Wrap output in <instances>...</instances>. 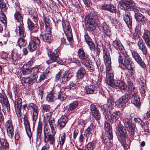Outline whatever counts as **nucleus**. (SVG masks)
<instances>
[{
  "mask_svg": "<svg viewBox=\"0 0 150 150\" xmlns=\"http://www.w3.org/2000/svg\"><path fill=\"white\" fill-rule=\"evenodd\" d=\"M22 101L21 99L19 98H18L14 103L15 108L21 107Z\"/></svg>",
  "mask_w": 150,
  "mask_h": 150,
  "instance_id": "obj_54",
  "label": "nucleus"
},
{
  "mask_svg": "<svg viewBox=\"0 0 150 150\" xmlns=\"http://www.w3.org/2000/svg\"><path fill=\"white\" fill-rule=\"evenodd\" d=\"M135 6V3L132 0H122L118 4L119 7L122 10H128L135 12L138 10Z\"/></svg>",
  "mask_w": 150,
  "mask_h": 150,
  "instance_id": "obj_6",
  "label": "nucleus"
},
{
  "mask_svg": "<svg viewBox=\"0 0 150 150\" xmlns=\"http://www.w3.org/2000/svg\"><path fill=\"white\" fill-rule=\"evenodd\" d=\"M88 139L87 136L85 134H81L79 138V141L81 144H82L85 141L87 142Z\"/></svg>",
  "mask_w": 150,
  "mask_h": 150,
  "instance_id": "obj_45",
  "label": "nucleus"
},
{
  "mask_svg": "<svg viewBox=\"0 0 150 150\" xmlns=\"http://www.w3.org/2000/svg\"><path fill=\"white\" fill-rule=\"evenodd\" d=\"M142 85L140 88V93L142 94H144L146 91V88L145 83H144V82H142Z\"/></svg>",
  "mask_w": 150,
  "mask_h": 150,
  "instance_id": "obj_59",
  "label": "nucleus"
},
{
  "mask_svg": "<svg viewBox=\"0 0 150 150\" xmlns=\"http://www.w3.org/2000/svg\"><path fill=\"white\" fill-rule=\"evenodd\" d=\"M62 25L64 32L68 41L72 42L73 41V36L69 22L67 21H63L62 22Z\"/></svg>",
  "mask_w": 150,
  "mask_h": 150,
  "instance_id": "obj_8",
  "label": "nucleus"
},
{
  "mask_svg": "<svg viewBox=\"0 0 150 150\" xmlns=\"http://www.w3.org/2000/svg\"><path fill=\"white\" fill-rule=\"evenodd\" d=\"M28 106L29 107L30 112V115L33 122H36L37 120L39 112L38 107L36 105L33 103H30L28 104Z\"/></svg>",
  "mask_w": 150,
  "mask_h": 150,
  "instance_id": "obj_11",
  "label": "nucleus"
},
{
  "mask_svg": "<svg viewBox=\"0 0 150 150\" xmlns=\"http://www.w3.org/2000/svg\"><path fill=\"white\" fill-rule=\"evenodd\" d=\"M21 107L15 108L16 114L18 117H20L21 115Z\"/></svg>",
  "mask_w": 150,
  "mask_h": 150,
  "instance_id": "obj_64",
  "label": "nucleus"
},
{
  "mask_svg": "<svg viewBox=\"0 0 150 150\" xmlns=\"http://www.w3.org/2000/svg\"><path fill=\"white\" fill-rule=\"evenodd\" d=\"M31 68L27 67V65H24L22 69V73L23 74L27 75L30 74L31 72Z\"/></svg>",
  "mask_w": 150,
  "mask_h": 150,
  "instance_id": "obj_40",
  "label": "nucleus"
},
{
  "mask_svg": "<svg viewBox=\"0 0 150 150\" xmlns=\"http://www.w3.org/2000/svg\"><path fill=\"white\" fill-rule=\"evenodd\" d=\"M130 98L128 94H125L119 98L115 102V106L117 108H121L125 106Z\"/></svg>",
  "mask_w": 150,
  "mask_h": 150,
  "instance_id": "obj_10",
  "label": "nucleus"
},
{
  "mask_svg": "<svg viewBox=\"0 0 150 150\" xmlns=\"http://www.w3.org/2000/svg\"><path fill=\"white\" fill-rule=\"evenodd\" d=\"M66 88V86H64L61 89L59 93L57 95V98L59 99L62 101L65 100L67 97L66 95H65L66 91L64 89Z\"/></svg>",
  "mask_w": 150,
  "mask_h": 150,
  "instance_id": "obj_28",
  "label": "nucleus"
},
{
  "mask_svg": "<svg viewBox=\"0 0 150 150\" xmlns=\"http://www.w3.org/2000/svg\"><path fill=\"white\" fill-rule=\"evenodd\" d=\"M78 56L80 59V61L82 64H87V61L89 60L88 55L85 54L83 50L81 49L79 50Z\"/></svg>",
  "mask_w": 150,
  "mask_h": 150,
  "instance_id": "obj_17",
  "label": "nucleus"
},
{
  "mask_svg": "<svg viewBox=\"0 0 150 150\" xmlns=\"http://www.w3.org/2000/svg\"><path fill=\"white\" fill-rule=\"evenodd\" d=\"M134 16L136 20L140 23H143L145 22L146 19L145 17L139 13H135Z\"/></svg>",
  "mask_w": 150,
  "mask_h": 150,
  "instance_id": "obj_30",
  "label": "nucleus"
},
{
  "mask_svg": "<svg viewBox=\"0 0 150 150\" xmlns=\"http://www.w3.org/2000/svg\"><path fill=\"white\" fill-rule=\"evenodd\" d=\"M77 127L81 129H83L85 126V124L82 120H79L78 121Z\"/></svg>",
  "mask_w": 150,
  "mask_h": 150,
  "instance_id": "obj_60",
  "label": "nucleus"
},
{
  "mask_svg": "<svg viewBox=\"0 0 150 150\" xmlns=\"http://www.w3.org/2000/svg\"><path fill=\"white\" fill-rule=\"evenodd\" d=\"M18 43L19 46L21 48L24 47L26 44V41L24 38H20L18 41Z\"/></svg>",
  "mask_w": 150,
  "mask_h": 150,
  "instance_id": "obj_47",
  "label": "nucleus"
},
{
  "mask_svg": "<svg viewBox=\"0 0 150 150\" xmlns=\"http://www.w3.org/2000/svg\"><path fill=\"white\" fill-rule=\"evenodd\" d=\"M132 59L129 56L124 58L121 55L118 57V62L120 67L124 70H127L130 75L133 76L134 73V65L130 64Z\"/></svg>",
  "mask_w": 150,
  "mask_h": 150,
  "instance_id": "obj_1",
  "label": "nucleus"
},
{
  "mask_svg": "<svg viewBox=\"0 0 150 150\" xmlns=\"http://www.w3.org/2000/svg\"><path fill=\"white\" fill-rule=\"evenodd\" d=\"M64 61L67 64H69L71 63H77L78 61L74 57L68 58L67 59H64Z\"/></svg>",
  "mask_w": 150,
  "mask_h": 150,
  "instance_id": "obj_51",
  "label": "nucleus"
},
{
  "mask_svg": "<svg viewBox=\"0 0 150 150\" xmlns=\"http://www.w3.org/2000/svg\"><path fill=\"white\" fill-rule=\"evenodd\" d=\"M66 135L65 133L64 132L63 133L60 134L59 139V142L60 146L62 147L65 140Z\"/></svg>",
  "mask_w": 150,
  "mask_h": 150,
  "instance_id": "obj_42",
  "label": "nucleus"
},
{
  "mask_svg": "<svg viewBox=\"0 0 150 150\" xmlns=\"http://www.w3.org/2000/svg\"><path fill=\"white\" fill-rule=\"evenodd\" d=\"M114 87H116L121 91H125L127 88V85L123 81L120 80H116L114 81Z\"/></svg>",
  "mask_w": 150,
  "mask_h": 150,
  "instance_id": "obj_22",
  "label": "nucleus"
},
{
  "mask_svg": "<svg viewBox=\"0 0 150 150\" xmlns=\"http://www.w3.org/2000/svg\"><path fill=\"white\" fill-rule=\"evenodd\" d=\"M15 17L16 19L18 22L17 24L18 25H20V23L23 25V22H22V17L21 14L18 12H16L15 14Z\"/></svg>",
  "mask_w": 150,
  "mask_h": 150,
  "instance_id": "obj_46",
  "label": "nucleus"
},
{
  "mask_svg": "<svg viewBox=\"0 0 150 150\" xmlns=\"http://www.w3.org/2000/svg\"><path fill=\"white\" fill-rule=\"evenodd\" d=\"M98 16L95 13H91L86 16L85 21L88 30L91 31L95 29L98 25Z\"/></svg>",
  "mask_w": 150,
  "mask_h": 150,
  "instance_id": "obj_3",
  "label": "nucleus"
},
{
  "mask_svg": "<svg viewBox=\"0 0 150 150\" xmlns=\"http://www.w3.org/2000/svg\"><path fill=\"white\" fill-rule=\"evenodd\" d=\"M84 38L86 42L89 46H92L93 45L92 40L89 35L87 34L85 35Z\"/></svg>",
  "mask_w": 150,
  "mask_h": 150,
  "instance_id": "obj_49",
  "label": "nucleus"
},
{
  "mask_svg": "<svg viewBox=\"0 0 150 150\" xmlns=\"http://www.w3.org/2000/svg\"><path fill=\"white\" fill-rule=\"evenodd\" d=\"M121 115L120 112L119 110L113 112L110 116V120L111 122L113 123L117 121Z\"/></svg>",
  "mask_w": 150,
  "mask_h": 150,
  "instance_id": "obj_23",
  "label": "nucleus"
},
{
  "mask_svg": "<svg viewBox=\"0 0 150 150\" xmlns=\"http://www.w3.org/2000/svg\"><path fill=\"white\" fill-rule=\"evenodd\" d=\"M78 103L77 101L72 102L69 105V109L71 112H73L75 109L78 106Z\"/></svg>",
  "mask_w": 150,
  "mask_h": 150,
  "instance_id": "obj_43",
  "label": "nucleus"
},
{
  "mask_svg": "<svg viewBox=\"0 0 150 150\" xmlns=\"http://www.w3.org/2000/svg\"><path fill=\"white\" fill-rule=\"evenodd\" d=\"M42 111L43 112H49L50 107L49 105L47 104L42 105H41Z\"/></svg>",
  "mask_w": 150,
  "mask_h": 150,
  "instance_id": "obj_55",
  "label": "nucleus"
},
{
  "mask_svg": "<svg viewBox=\"0 0 150 150\" xmlns=\"http://www.w3.org/2000/svg\"><path fill=\"white\" fill-rule=\"evenodd\" d=\"M40 43V40L39 38L36 37H34L30 42L28 48L30 52L34 51L36 49L37 46Z\"/></svg>",
  "mask_w": 150,
  "mask_h": 150,
  "instance_id": "obj_14",
  "label": "nucleus"
},
{
  "mask_svg": "<svg viewBox=\"0 0 150 150\" xmlns=\"http://www.w3.org/2000/svg\"><path fill=\"white\" fill-rule=\"evenodd\" d=\"M0 102L2 104H7L9 102L8 98L4 93H0Z\"/></svg>",
  "mask_w": 150,
  "mask_h": 150,
  "instance_id": "obj_39",
  "label": "nucleus"
},
{
  "mask_svg": "<svg viewBox=\"0 0 150 150\" xmlns=\"http://www.w3.org/2000/svg\"><path fill=\"white\" fill-rule=\"evenodd\" d=\"M103 31L104 33L107 36H109L110 35V31L107 25L105 23H103Z\"/></svg>",
  "mask_w": 150,
  "mask_h": 150,
  "instance_id": "obj_41",
  "label": "nucleus"
},
{
  "mask_svg": "<svg viewBox=\"0 0 150 150\" xmlns=\"http://www.w3.org/2000/svg\"><path fill=\"white\" fill-rule=\"evenodd\" d=\"M9 144L6 140L4 139H0V150L8 148Z\"/></svg>",
  "mask_w": 150,
  "mask_h": 150,
  "instance_id": "obj_33",
  "label": "nucleus"
},
{
  "mask_svg": "<svg viewBox=\"0 0 150 150\" xmlns=\"http://www.w3.org/2000/svg\"><path fill=\"white\" fill-rule=\"evenodd\" d=\"M44 141L46 143L49 142V145H53L55 142L54 136L50 134L45 132L44 130Z\"/></svg>",
  "mask_w": 150,
  "mask_h": 150,
  "instance_id": "obj_19",
  "label": "nucleus"
},
{
  "mask_svg": "<svg viewBox=\"0 0 150 150\" xmlns=\"http://www.w3.org/2000/svg\"><path fill=\"white\" fill-rule=\"evenodd\" d=\"M18 57L17 53L12 52L11 54V60L12 61H16L18 59Z\"/></svg>",
  "mask_w": 150,
  "mask_h": 150,
  "instance_id": "obj_62",
  "label": "nucleus"
},
{
  "mask_svg": "<svg viewBox=\"0 0 150 150\" xmlns=\"http://www.w3.org/2000/svg\"><path fill=\"white\" fill-rule=\"evenodd\" d=\"M5 127L6 129L8 135L12 138L14 134V129L11 121L8 120L5 124Z\"/></svg>",
  "mask_w": 150,
  "mask_h": 150,
  "instance_id": "obj_15",
  "label": "nucleus"
},
{
  "mask_svg": "<svg viewBox=\"0 0 150 150\" xmlns=\"http://www.w3.org/2000/svg\"><path fill=\"white\" fill-rule=\"evenodd\" d=\"M57 94L54 91H51L46 96V99L49 102H52L57 99Z\"/></svg>",
  "mask_w": 150,
  "mask_h": 150,
  "instance_id": "obj_27",
  "label": "nucleus"
},
{
  "mask_svg": "<svg viewBox=\"0 0 150 150\" xmlns=\"http://www.w3.org/2000/svg\"><path fill=\"white\" fill-rule=\"evenodd\" d=\"M61 73L59 72L56 75V78L57 82L65 83L69 80L74 75V74L70 71H65L61 77H60Z\"/></svg>",
  "mask_w": 150,
  "mask_h": 150,
  "instance_id": "obj_9",
  "label": "nucleus"
},
{
  "mask_svg": "<svg viewBox=\"0 0 150 150\" xmlns=\"http://www.w3.org/2000/svg\"><path fill=\"white\" fill-rule=\"evenodd\" d=\"M123 121L125 128L127 131L132 135H134L136 132L135 127L132 124V117L129 114L125 115L123 119Z\"/></svg>",
  "mask_w": 150,
  "mask_h": 150,
  "instance_id": "obj_7",
  "label": "nucleus"
},
{
  "mask_svg": "<svg viewBox=\"0 0 150 150\" xmlns=\"http://www.w3.org/2000/svg\"><path fill=\"white\" fill-rule=\"evenodd\" d=\"M109 107L107 104L101 105L100 107L102 110L104 112H103V113L105 114H107L108 111L109 110L108 108Z\"/></svg>",
  "mask_w": 150,
  "mask_h": 150,
  "instance_id": "obj_57",
  "label": "nucleus"
},
{
  "mask_svg": "<svg viewBox=\"0 0 150 150\" xmlns=\"http://www.w3.org/2000/svg\"><path fill=\"white\" fill-rule=\"evenodd\" d=\"M139 65L143 69H145L146 67V65L145 64L144 62L141 59V60H139V61L137 62Z\"/></svg>",
  "mask_w": 150,
  "mask_h": 150,
  "instance_id": "obj_63",
  "label": "nucleus"
},
{
  "mask_svg": "<svg viewBox=\"0 0 150 150\" xmlns=\"http://www.w3.org/2000/svg\"><path fill=\"white\" fill-rule=\"evenodd\" d=\"M59 54V51L58 49L55 50L53 52L49 51L48 52V54L50 59L46 61V63L49 64L55 62V60L58 59Z\"/></svg>",
  "mask_w": 150,
  "mask_h": 150,
  "instance_id": "obj_12",
  "label": "nucleus"
},
{
  "mask_svg": "<svg viewBox=\"0 0 150 150\" xmlns=\"http://www.w3.org/2000/svg\"><path fill=\"white\" fill-rule=\"evenodd\" d=\"M27 23L29 28L31 32H36L38 31V26L34 25L30 19H28Z\"/></svg>",
  "mask_w": 150,
  "mask_h": 150,
  "instance_id": "obj_29",
  "label": "nucleus"
},
{
  "mask_svg": "<svg viewBox=\"0 0 150 150\" xmlns=\"http://www.w3.org/2000/svg\"><path fill=\"white\" fill-rule=\"evenodd\" d=\"M24 125L26 133L28 137L30 138L32 136V132L29 123L28 121H25L24 122Z\"/></svg>",
  "mask_w": 150,
  "mask_h": 150,
  "instance_id": "obj_37",
  "label": "nucleus"
},
{
  "mask_svg": "<svg viewBox=\"0 0 150 150\" xmlns=\"http://www.w3.org/2000/svg\"><path fill=\"white\" fill-rule=\"evenodd\" d=\"M112 137L110 134H105V136L103 137V142L105 143L107 146H110L111 144V140L113 137V134H112Z\"/></svg>",
  "mask_w": 150,
  "mask_h": 150,
  "instance_id": "obj_24",
  "label": "nucleus"
},
{
  "mask_svg": "<svg viewBox=\"0 0 150 150\" xmlns=\"http://www.w3.org/2000/svg\"><path fill=\"white\" fill-rule=\"evenodd\" d=\"M28 12L30 16L36 22L37 20L38 15L37 13L33 9L30 8L28 9Z\"/></svg>",
  "mask_w": 150,
  "mask_h": 150,
  "instance_id": "obj_34",
  "label": "nucleus"
},
{
  "mask_svg": "<svg viewBox=\"0 0 150 150\" xmlns=\"http://www.w3.org/2000/svg\"><path fill=\"white\" fill-rule=\"evenodd\" d=\"M117 131V137L122 146L125 149H128L129 146L126 141L127 136L125 128L122 125L120 124L118 126Z\"/></svg>",
  "mask_w": 150,
  "mask_h": 150,
  "instance_id": "obj_4",
  "label": "nucleus"
},
{
  "mask_svg": "<svg viewBox=\"0 0 150 150\" xmlns=\"http://www.w3.org/2000/svg\"><path fill=\"white\" fill-rule=\"evenodd\" d=\"M68 121L67 116H62L58 120L57 127L59 129H62L65 126Z\"/></svg>",
  "mask_w": 150,
  "mask_h": 150,
  "instance_id": "obj_21",
  "label": "nucleus"
},
{
  "mask_svg": "<svg viewBox=\"0 0 150 150\" xmlns=\"http://www.w3.org/2000/svg\"><path fill=\"white\" fill-rule=\"evenodd\" d=\"M123 19L127 26L129 28L132 27V20L131 17L129 12L125 11V14L123 15Z\"/></svg>",
  "mask_w": 150,
  "mask_h": 150,
  "instance_id": "obj_20",
  "label": "nucleus"
},
{
  "mask_svg": "<svg viewBox=\"0 0 150 150\" xmlns=\"http://www.w3.org/2000/svg\"><path fill=\"white\" fill-rule=\"evenodd\" d=\"M107 78V79L106 82L107 84L110 86L114 87L115 81H114V78Z\"/></svg>",
  "mask_w": 150,
  "mask_h": 150,
  "instance_id": "obj_58",
  "label": "nucleus"
},
{
  "mask_svg": "<svg viewBox=\"0 0 150 150\" xmlns=\"http://www.w3.org/2000/svg\"><path fill=\"white\" fill-rule=\"evenodd\" d=\"M143 38L148 47L150 48V32L148 30H145Z\"/></svg>",
  "mask_w": 150,
  "mask_h": 150,
  "instance_id": "obj_26",
  "label": "nucleus"
},
{
  "mask_svg": "<svg viewBox=\"0 0 150 150\" xmlns=\"http://www.w3.org/2000/svg\"><path fill=\"white\" fill-rule=\"evenodd\" d=\"M108 11L113 13H115L116 11V8L113 4H108Z\"/></svg>",
  "mask_w": 150,
  "mask_h": 150,
  "instance_id": "obj_56",
  "label": "nucleus"
},
{
  "mask_svg": "<svg viewBox=\"0 0 150 150\" xmlns=\"http://www.w3.org/2000/svg\"><path fill=\"white\" fill-rule=\"evenodd\" d=\"M92 115L97 121H98L100 120L101 115L99 110L92 114Z\"/></svg>",
  "mask_w": 150,
  "mask_h": 150,
  "instance_id": "obj_53",
  "label": "nucleus"
},
{
  "mask_svg": "<svg viewBox=\"0 0 150 150\" xmlns=\"http://www.w3.org/2000/svg\"><path fill=\"white\" fill-rule=\"evenodd\" d=\"M132 57L137 62L139 60H141V59H142L139 53L136 51L132 52Z\"/></svg>",
  "mask_w": 150,
  "mask_h": 150,
  "instance_id": "obj_44",
  "label": "nucleus"
},
{
  "mask_svg": "<svg viewBox=\"0 0 150 150\" xmlns=\"http://www.w3.org/2000/svg\"><path fill=\"white\" fill-rule=\"evenodd\" d=\"M86 74L85 69L83 67H80L76 73V78L78 79H81L83 78Z\"/></svg>",
  "mask_w": 150,
  "mask_h": 150,
  "instance_id": "obj_32",
  "label": "nucleus"
},
{
  "mask_svg": "<svg viewBox=\"0 0 150 150\" xmlns=\"http://www.w3.org/2000/svg\"><path fill=\"white\" fill-rule=\"evenodd\" d=\"M127 84L128 88L129 89V90L131 91L130 93H132V91H134L135 90H137L136 88L134 86L133 83L131 81H128Z\"/></svg>",
  "mask_w": 150,
  "mask_h": 150,
  "instance_id": "obj_50",
  "label": "nucleus"
},
{
  "mask_svg": "<svg viewBox=\"0 0 150 150\" xmlns=\"http://www.w3.org/2000/svg\"><path fill=\"white\" fill-rule=\"evenodd\" d=\"M88 64H83L88 70L91 72H93L94 70V67L93 65H91L89 64V60L87 61Z\"/></svg>",
  "mask_w": 150,
  "mask_h": 150,
  "instance_id": "obj_52",
  "label": "nucleus"
},
{
  "mask_svg": "<svg viewBox=\"0 0 150 150\" xmlns=\"http://www.w3.org/2000/svg\"><path fill=\"white\" fill-rule=\"evenodd\" d=\"M114 104L113 98L110 96L107 100V104L110 107H112Z\"/></svg>",
  "mask_w": 150,
  "mask_h": 150,
  "instance_id": "obj_61",
  "label": "nucleus"
},
{
  "mask_svg": "<svg viewBox=\"0 0 150 150\" xmlns=\"http://www.w3.org/2000/svg\"><path fill=\"white\" fill-rule=\"evenodd\" d=\"M45 27V30L44 32L42 33L41 35L45 41L50 43L53 40L51 35V23L47 19H44Z\"/></svg>",
  "mask_w": 150,
  "mask_h": 150,
  "instance_id": "obj_5",
  "label": "nucleus"
},
{
  "mask_svg": "<svg viewBox=\"0 0 150 150\" xmlns=\"http://www.w3.org/2000/svg\"><path fill=\"white\" fill-rule=\"evenodd\" d=\"M0 21L4 25L6 23V15L2 11H0Z\"/></svg>",
  "mask_w": 150,
  "mask_h": 150,
  "instance_id": "obj_48",
  "label": "nucleus"
},
{
  "mask_svg": "<svg viewBox=\"0 0 150 150\" xmlns=\"http://www.w3.org/2000/svg\"><path fill=\"white\" fill-rule=\"evenodd\" d=\"M98 87L94 85L91 84L88 86L86 88V92L87 94L96 93L98 91Z\"/></svg>",
  "mask_w": 150,
  "mask_h": 150,
  "instance_id": "obj_25",
  "label": "nucleus"
},
{
  "mask_svg": "<svg viewBox=\"0 0 150 150\" xmlns=\"http://www.w3.org/2000/svg\"><path fill=\"white\" fill-rule=\"evenodd\" d=\"M103 59L106 67V77L114 78L113 71L111 67V61L109 52V50L106 49L103 50Z\"/></svg>",
  "mask_w": 150,
  "mask_h": 150,
  "instance_id": "obj_2",
  "label": "nucleus"
},
{
  "mask_svg": "<svg viewBox=\"0 0 150 150\" xmlns=\"http://www.w3.org/2000/svg\"><path fill=\"white\" fill-rule=\"evenodd\" d=\"M42 124L41 121L38 122V125L37 128L36 133L37 139H40L41 137L42 132Z\"/></svg>",
  "mask_w": 150,
  "mask_h": 150,
  "instance_id": "obj_31",
  "label": "nucleus"
},
{
  "mask_svg": "<svg viewBox=\"0 0 150 150\" xmlns=\"http://www.w3.org/2000/svg\"><path fill=\"white\" fill-rule=\"evenodd\" d=\"M18 27L20 38H24L26 36V34L25 32L23 25L21 23V22L19 25H18Z\"/></svg>",
  "mask_w": 150,
  "mask_h": 150,
  "instance_id": "obj_36",
  "label": "nucleus"
},
{
  "mask_svg": "<svg viewBox=\"0 0 150 150\" xmlns=\"http://www.w3.org/2000/svg\"><path fill=\"white\" fill-rule=\"evenodd\" d=\"M104 126L105 130L106 132L105 134H110L111 136L112 137V130L110 124L107 122H105Z\"/></svg>",
  "mask_w": 150,
  "mask_h": 150,
  "instance_id": "obj_35",
  "label": "nucleus"
},
{
  "mask_svg": "<svg viewBox=\"0 0 150 150\" xmlns=\"http://www.w3.org/2000/svg\"><path fill=\"white\" fill-rule=\"evenodd\" d=\"M30 77H23L21 80L22 84L24 86L27 85L32 84L31 81Z\"/></svg>",
  "mask_w": 150,
  "mask_h": 150,
  "instance_id": "obj_38",
  "label": "nucleus"
},
{
  "mask_svg": "<svg viewBox=\"0 0 150 150\" xmlns=\"http://www.w3.org/2000/svg\"><path fill=\"white\" fill-rule=\"evenodd\" d=\"M113 46L117 50H120L124 57L128 56L120 40H116L112 42Z\"/></svg>",
  "mask_w": 150,
  "mask_h": 150,
  "instance_id": "obj_13",
  "label": "nucleus"
},
{
  "mask_svg": "<svg viewBox=\"0 0 150 150\" xmlns=\"http://www.w3.org/2000/svg\"><path fill=\"white\" fill-rule=\"evenodd\" d=\"M130 94L132 96V103L136 106H139L140 104V99L138 95L137 91L135 90L134 91L130 93Z\"/></svg>",
  "mask_w": 150,
  "mask_h": 150,
  "instance_id": "obj_16",
  "label": "nucleus"
},
{
  "mask_svg": "<svg viewBox=\"0 0 150 150\" xmlns=\"http://www.w3.org/2000/svg\"><path fill=\"white\" fill-rule=\"evenodd\" d=\"M139 35L137 34H136V37L135 38L134 37V38L135 39L138 38V42L137 45L139 47V49L142 51L143 54L146 55L147 52L146 48L142 39L140 38H139Z\"/></svg>",
  "mask_w": 150,
  "mask_h": 150,
  "instance_id": "obj_18",
  "label": "nucleus"
}]
</instances>
